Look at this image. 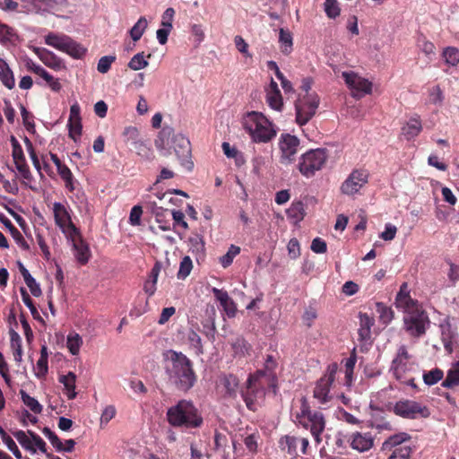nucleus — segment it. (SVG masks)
<instances>
[{
  "label": "nucleus",
  "instance_id": "15",
  "mask_svg": "<svg viewBox=\"0 0 459 459\" xmlns=\"http://www.w3.org/2000/svg\"><path fill=\"white\" fill-rule=\"evenodd\" d=\"M73 244L74 249V256L81 264H86L91 257V250L89 245L83 240L80 230L76 235L66 237Z\"/></svg>",
  "mask_w": 459,
  "mask_h": 459
},
{
  "label": "nucleus",
  "instance_id": "35",
  "mask_svg": "<svg viewBox=\"0 0 459 459\" xmlns=\"http://www.w3.org/2000/svg\"><path fill=\"white\" fill-rule=\"evenodd\" d=\"M376 311L378 314L379 321L383 325H388L394 318V311L383 302L376 303Z\"/></svg>",
  "mask_w": 459,
  "mask_h": 459
},
{
  "label": "nucleus",
  "instance_id": "40",
  "mask_svg": "<svg viewBox=\"0 0 459 459\" xmlns=\"http://www.w3.org/2000/svg\"><path fill=\"white\" fill-rule=\"evenodd\" d=\"M148 22L145 17H140L137 22L129 30L130 36L134 41H138L147 28Z\"/></svg>",
  "mask_w": 459,
  "mask_h": 459
},
{
  "label": "nucleus",
  "instance_id": "1",
  "mask_svg": "<svg viewBox=\"0 0 459 459\" xmlns=\"http://www.w3.org/2000/svg\"><path fill=\"white\" fill-rule=\"evenodd\" d=\"M162 356L169 384L184 393L193 388L197 382V375L192 360L183 352L174 350L165 351Z\"/></svg>",
  "mask_w": 459,
  "mask_h": 459
},
{
  "label": "nucleus",
  "instance_id": "16",
  "mask_svg": "<svg viewBox=\"0 0 459 459\" xmlns=\"http://www.w3.org/2000/svg\"><path fill=\"white\" fill-rule=\"evenodd\" d=\"M301 426L306 429L310 430V433L314 437L316 442H321L320 436L325 428V420L323 413L320 411H314Z\"/></svg>",
  "mask_w": 459,
  "mask_h": 459
},
{
  "label": "nucleus",
  "instance_id": "9",
  "mask_svg": "<svg viewBox=\"0 0 459 459\" xmlns=\"http://www.w3.org/2000/svg\"><path fill=\"white\" fill-rule=\"evenodd\" d=\"M327 159L328 155L326 150H309L301 155L298 169L301 175L308 178L313 177L316 171L323 169Z\"/></svg>",
  "mask_w": 459,
  "mask_h": 459
},
{
  "label": "nucleus",
  "instance_id": "43",
  "mask_svg": "<svg viewBox=\"0 0 459 459\" xmlns=\"http://www.w3.org/2000/svg\"><path fill=\"white\" fill-rule=\"evenodd\" d=\"M277 367V362L273 355H267L265 359V370H263L265 374V380L272 383L274 385L276 382L275 376L273 374L274 369Z\"/></svg>",
  "mask_w": 459,
  "mask_h": 459
},
{
  "label": "nucleus",
  "instance_id": "6",
  "mask_svg": "<svg viewBox=\"0 0 459 459\" xmlns=\"http://www.w3.org/2000/svg\"><path fill=\"white\" fill-rule=\"evenodd\" d=\"M266 374L263 370H257L250 374L240 389V395L249 411H256L261 406L265 396V386L272 383L265 380Z\"/></svg>",
  "mask_w": 459,
  "mask_h": 459
},
{
  "label": "nucleus",
  "instance_id": "3",
  "mask_svg": "<svg viewBox=\"0 0 459 459\" xmlns=\"http://www.w3.org/2000/svg\"><path fill=\"white\" fill-rule=\"evenodd\" d=\"M155 145L159 150L172 148L181 166L191 171L194 162L191 160V144L189 140L182 134H173L171 127H164L155 140Z\"/></svg>",
  "mask_w": 459,
  "mask_h": 459
},
{
  "label": "nucleus",
  "instance_id": "31",
  "mask_svg": "<svg viewBox=\"0 0 459 459\" xmlns=\"http://www.w3.org/2000/svg\"><path fill=\"white\" fill-rule=\"evenodd\" d=\"M11 348L13 350V354L14 360L17 362L22 361V339L19 333L11 327L9 330Z\"/></svg>",
  "mask_w": 459,
  "mask_h": 459
},
{
  "label": "nucleus",
  "instance_id": "55",
  "mask_svg": "<svg viewBox=\"0 0 459 459\" xmlns=\"http://www.w3.org/2000/svg\"><path fill=\"white\" fill-rule=\"evenodd\" d=\"M324 10L330 19H335L341 13L337 0H325Z\"/></svg>",
  "mask_w": 459,
  "mask_h": 459
},
{
  "label": "nucleus",
  "instance_id": "37",
  "mask_svg": "<svg viewBox=\"0 0 459 459\" xmlns=\"http://www.w3.org/2000/svg\"><path fill=\"white\" fill-rule=\"evenodd\" d=\"M20 395L22 403L30 408L35 414L42 412V405L34 397L29 395L24 390H20Z\"/></svg>",
  "mask_w": 459,
  "mask_h": 459
},
{
  "label": "nucleus",
  "instance_id": "36",
  "mask_svg": "<svg viewBox=\"0 0 459 459\" xmlns=\"http://www.w3.org/2000/svg\"><path fill=\"white\" fill-rule=\"evenodd\" d=\"M299 403V411L296 412L295 418L296 421L302 425V423L305 422V420H307V419L309 418V416L313 414L314 411H311L309 403L306 397H301Z\"/></svg>",
  "mask_w": 459,
  "mask_h": 459
},
{
  "label": "nucleus",
  "instance_id": "29",
  "mask_svg": "<svg viewBox=\"0 0 459 459\" xmlns=\"http://www.w3.org/2000/svg\"><path fill=\"white\" fill-rule=\"evenodd\" d=\"M59 382L65 386L66 396L69 400H73L76 397L75 392V382L76 376L74 372H68L66 375L59 377Z\"/></svg>",
  "mask_w": 459,
  "mask_h": 459
},
{
  "label": "nucleus",
  "instance_id": "14",
  "mask_svg": "<svg viewBox=\"0 0 459 459\" xmlns=\"http://www.w3.org/2000/svg\"><path fill=\"white\" fill-rule=\"evenodd\" d=\"M366 169H354L341 186V192L347 195L357 194L368 181Z\"/></svg>",
  "mask_w": 459,
  "mask_h": 459
},
{
  "label": "nucleus",
  "instance_id": "39",
  "mask_svg": "<svg viewBox=\"0 0 459 459\" xmlns=\"http://www.w3.org/2000/svg\"><path fill=\"white\" fill-rule=\"evenodd\" d=\"M442 385L446 388L459 385V362L448 370L446 379L442 382Z\"/></svg>",
  "mask_w": 459,
  "mask_h": 459
},
{
  "label": "nucleus",
  "instance_id": "13",
  "mask_svg": "<svg viewBox=\"0 0 459 459\" xmlns=\"http://www.w3.org/2000/svg\"><path fill=\"white\" fill-rule=\"evenodd\" d=\"M53 212L56 225L66 237L77 234L79 229L73 223L71 215L63 204L54 203Z\"/></svg>",
  "mask_w": 459,
  "mask_h": 459
},
{
  "label": "nucleus",
  "instance_id": "17",
  "mask_svg": "<svg viewBox=\"0 0 459 459\" xmlns=\"http://www.w3.org/2000/svg\"><path fill=\"white\" fill-rule=\"evenodd\" d=\"M441 328V340L447 354H452L454 351L459 346L458 333L451 325L446 322L440 325Z\"/></svg>",
  "mask_w": 459,
  "mask_h": 459
},
{
  "label": "nucleus",
  "instance_id": "62",
  "mask_svg": "<svg viewBox=\"0 0 459 459\" xmlns=\"http://www.w3.org/2000/svg\"><path fill=\"white\" fill-rule=\"evenodd\" d=\"M69 129V136L76 141L77 137L82 134V121L81 120H68L67 124Z\"/></svg>",
  "mask_w": 459,
  "mask_h": 459
},
{
  "label": "nucleus",
  "instance_id": "32",
  "mask_svg": "<svg viewBox=\"0 0 459 459\" xmlns=\"http://www.w3.org/2000/svg\"><path fill=\"white\" fill-rule=\"evenodd\" d=\"M298 438L294 436L285 435L279 440V446L282 451H286L290 455L296 456Z\"/></svg>",
  "mask_w": 459,
  "mask_h": 459
},
{
  "label": "nucleus",
  "instance_id": "49",
  "mask_svg": "<svg viewBox=\"0 0 459 459\" xmlns=\"http://www.w3.org/2000/svg\"><path fill=\"white\" fill-rule=\"evenodd\" d=\"M193 269V262L188 255H186L182 258L179 269L177 273L178 279L185 280L191 273Z\"/></svg>",
  "mask_w": 459,
  "mask_h": 459
},
{
  "label": "nucleus",
  "instance_id": "63",
  "mask_svg": "<svg viewBox=\"0 0 459 459\" xmlns=\"http://www.w3.org/2000/svg\"><path fill=\"white\" fill-rule=\"evenodd\" d=\"M39 76L46 81L53 91L57 92L61 90L62 86L58 79H55L47 70H44Z\"/></svg>",
  "mask_w": 459,
  "mask_h": 459
},
{
  "label": "nucleus",
  "instance_id": "57",
  "mask_svg": "<svg viewBox=\"0 0 459 459\" xmlns=\"http://www.w3.org/2000/svg\"><path fill=\"white\" fill-rule=\"evenodd\" d=\"M20 292H21L23 303L30 309L33 318L37 319V320L40 319L39 313L37 307H35V305L33 303V300L31 299V298L30 297L29 293L27 292L26 289L22 287L20 289Z\"/></svg>",
  "mask_w": 459,
  "mask_h": 459
},
{
  "label": "nucleus",
  "instance_id": "47",
  "mask_svg": "<svg viewBox=\"0 0 459 459\" xmlns=\"http://www.w3.org/2000/svg\"><path fill=\"white\" fill-rule=\"evenodd\" d=\"M186 338H187L190 347H192L195 350V353L197 355L204 353L202 339H201L200 335L195 331L190 330L187 333Z\"/></svg>",
  "mask_w": 459,
  "mask_h": 459
},
{
  "label": "nucleus",
  "instance_id": "41",
  "mask_svg": "<svg viewBox=\"0 0 459 459\" xmlns=\"http://www.w3.org/2000/svg\"><path fill=\"white\" fill-rule=\"evenodd\" d=\"M56 169L60 178L64 180L65 187L70 192H73L74 190V176L70 169L65 164H63Z\"/></svg>",
  "mask_w": 459,
  "mask_h": 459
},
{
  "label": "nucleus",
  "instance_id": "58",
  "mask_svg": "<svg viewBox=\"0 0 459 459\" xmlns=\"http://www.w3.org/2000/svg\"><path fill=\"white\" fill-rule=\"evenodd\" d=\"M148 61L144 59L143 52L134 55L128 63V67L134 71H138L145 68L148 65Z\"/></svg>",
  "mask_w": 459,
  "mask_h": 459
},
{
  "label": "nucleus",
  "instance_id": "52",
  "mask_svg": "<svg viewBox=\"0 0 459 459\" xmlns=\"http://www.w3.org/2000/svg\"><path fill=\"white\" fill-rule=\"evenodd\" d=\"M17 39L18 36L12 27L0 22V42H13Z\"/></svg>",
  "mask_w": 459,
  "mask_h": 459
},
{
  "label": "nucleus",
  "instance_id": "54",
  "mask_svg": "<svg viewBox=\"0 0 459 459\" xmlns=\"http://www.w3.org/2000/svg\"><path fill=\"white\" fill-rule=\"evenodd\" d=\"M444 377V373L439 368H434L423 374V381L428 385H433L440 381Z\"/></svg>",
  "mask_w": 459,
  "mask_h": 459
},
{
  "label": "nucleus",
  "instance_id": "60",
  "mask_svg": "<svg viewBox=\"0 0 459 459\" xmlns=\"http://www.w3.org/2000/svg\"><path fill=\"white\" fill-rule=\"evenodd\" d=\"M411 448L409 446H403L393 450L388 459H410Z\"/></svg>",
  "mask_w": 459,
  "mask_h": 459
},
{
  "label": "nucleus",
  "instance_id": "24",
  "mask_svg": "<svg viewBox=\"0 0 459 459\" xmlns=\"http://www.w3.org/2000/svg\"><path fill=\"white\" fill-rule=\"evenodd\" d=\"M359 328L358 330L359 339L360 341H368L371 336V327L374 325V318L367 313H359Z\"/></svg>",
  "mask_w": 459,
  "mask_h": 459
},
{
  "label": "nucleus",
  "instance_id": "33",
  "mask_svg": "<svg viewBox=\"0 0 459 459\" xmlns=\"http://www.w3.org/2000/svg\"><path fill=\"white\" fill-rule=\"evenodd\" d=\"M422 129L421 122L419 118H411L402 128L403 134L410 140L417 136Z\"/></svg>",
  "mask_w": 459,
  "mask_h": 459
},
{
  "label": "nucleus",
  "instance_id": "7",
  "mask_svg": "<svg viewBox=\"0 0 459 459\" xmlns=\"http://www.w3.org/2000/svg\"><path fill=\"white\" fill-rule=\"evenodd\" d=\"M44 41L47 45L66 53L75 59L82 58L87 52L82 45L65 34L50 32L45 36Z\"/></svg>",
  "mask_w": 459,
  "mask_h": 459
},
{
  "label": "nucleus",
  "instance_id": "5",
  "mask_svg": "<svg viewBox=\"0 0 459 459\" xmlns=\"http://www.w3.org/2000/svg\"><path fill=\"white\" fill-rule=\"evenodd\" d=\"M242 126L255 143H268L276 136L273 123L261 112L247 113L243 117Z\"/></svg>",
  "mask_w": 459,
  "mask_h": 459
},
{
  "label": "nucleus",
  "instance_id": "42",
  "mask_svg": "<svg viewBox=\"0 0 459 459\" xmlns=\"http://www.w3.org/2000/svg\"><path fill=\"white\" fill-rule=\"evenodd\" d=\"M0 437L2 441L5 444L7 448L13 454L17 459L22 458V453L19 450L14 440L5 432V430L0 427Z\"/></svg>",
  "mask_w": 459,
  "mask_h": 459
},
{
  "label": "nucleus",
  "instance_id": "50",
  "mask_svg": "<svg viewBox=\"0 0 459 459\" xmlns=\"http://www.w3.org/2000/svg\"><path fill=\"white\" fill-rule=\"evenodd\" d=\"M240 253V247L235 245H231L229 247L228 252L220 258V263L223 268L229 267L233 259Z\"/></svg>",
  "mask_w": 459,
  "mask_h": 459
},
{
  "label": "nucleus",
  "instance_id": "19",
  "mask_svg": "<svg viewBox=\"0 0 459 459\" xmlns=\"http://www.w3.org/2000/svg\"><path fill=\"white\" fill-rule=\"evenodd\" d=\"M345 83L351 89L368 94L372 90V83L353 72H343L342 74Z\"/></svg>",
  "mask_w": 459,
  "mask_h": 459
},
{
  "label": "nucleus",
  "instance_id": "12",
  "mask_svg": "<svg viewBox=\"0 0 459 459\" xmlns=\"http://www.w3.org/2000/svg\"><path fill=\"white\" fill-rule=\"evenodd\" d=\"M278 144L281 152L280 162L285 166L292 164L299 148V139L290 134H281Z\"/></svg>",
  "mask_w": 459,
  "mask_h": 459
},
{
  "label": "nucleus",
  "instance_id": "11",
  "mask_svg": "<svg viewBox=\"0 0 459 459\" xmlns=\"http://www.w3.org/2000/svg\"><path fill=\"white\" fill-rule=\"evenodd\" d=\"M395 415L409 420L427 419L430 416L428 406L410 399L397 401L393 409Z\"/></svg>",
  "mask_w": 459,
  "mask_h": 459
},
{
  "label": "nucleus",
  "instance_id": "22",
  "mask_svg": "<svg viewBox=\"0 0 459 459\" xmlns=\"http://www.w3.org/2000/svg\"><path fill=\"white\" fill-rule=\"evenodd\" d=\"M212 293L220 302L226 315L229 317H234L237 312V307L234 300L229 296L228 292L223 290L213 288Z\"/></svg>",
  "mask_w": 459,
  "mask_h": 459
},
{
  "label": "nucleus",
  "instance_id": "23",
  "mask_svg": "<svg viewBox=\"0 0 459 459\" xmlns=\"http://www.w3.org/2000/svg\"><path fill=\"white\" fill-rule=\"evenodd\" d=\"M35 53L41 62L48 67L54 70H60L64 67L63 61L52 51L47 48H35Z\"/></svg>",
  "mask_w": 459,
  "mask_h": 459
},
{
  "label": "nucleus",
  "instance_id": "53",
  "mask_svg": "<svg viewBox=\"0 0 459 459\" xmlns=\"http://www.w3.org/2000/svg\"><path fill=\"white\" fill-rule=\"evenodd\" d=\"M20 109L24 127L28 132L33 133L35 131L33 115L30 112H29L22 104L20 105Z\"/></svg>",
  "mask_w": 459,
  "mask_h": 459
},
{
  "label": "nucleus",
  "instance_id": "10",
  "mask_svg": "<svg viewBox=\"0 0 459 459\" xmlns=\"http://www.w3.org/2000/svg\"><path fill=\"white\" fill-rule=\"evenodd\" d=\"M320 98L316 92L299 95L295 101L296 122L302 126L307 124L316 115L319 107Z\"/></svg>",
  "mask_w": 459,
  "mask_h": 459
},
{
  "label": "nucleus",
  "instance_id": "61",
  "mask_svg": "<svg viewBox=\"0 0 459 459\" xmlns=\"http://www.w3.org/2000/svg\"><path fill=\"white\" fill-rule=\"evenodd\" d=\"M116 61L115 56H104L98 62L97 70L100 74H106L109 71L112 63Z\"/></svg>",
  "mask_w": 459,
  "mask_h": 459
},
{
  "label": "nucleus",
  "instance_id": "18",
  "mask_svg": "<svg viewBox=\"0 0 459 459\" xmlns=\"http://www.w3.org/2000/svg\"><path fill=\"white\" fill-rule=\"evenodd\" d=\"M413 365L411 363L391 364L393 376L399 382L416 388L414 377L411 375Z\"/></svg>",
  "mask_w": 459,
  "mask_h": 459
},
{
  "label": "nucleus",
  "instance_id": "4",
  "mask_svg": "<svg viewBox=\"0 0 459 459\" xmlns=\"http://www.w3.org/2000/svg\"><path fill=\"white\" fill-rule=\"evenodd\" d=\"M168 422L175 428L195 429L203 425L204 420L193 402L182 399L168 409Z\"/></svg>",
  "mask_w": 459,
  "mask_h": 459
},
{
  "label": "nucleus",
  "instance_id": "30",
  "mask_svg": "<svg viewBox=\"0 0 459 459\" xmlns=\"http://www.w3.org/2000/svg\"><path fill=\"white\" fill-rule=\"evenodd\" d=\"M269 4L268 15L273 20H279L286 13L288 0H270Z\"/></svg>",
  "mask_w": 459,
  "mask_h": 459
},
{
  "label": "nucleus",
  "instance_id": "46",
  "mask_svg": "<svg viewBox=\"0 0 459 459\" xmlns=\"http://www.w3.org/2000/svg\"><path fill=\"white\" fill-rule=\"evenodd\" d=\"M10 142L12 144V156L15 163H22L23 161H26L23 150L22 148V145L18 142V140L15 138V136L12 135L10 138Z\"/></svg>",
  "mask_w": 459,
  "mask_h": 459
},
{
  "label": "nucleus",
  "instance_id": "26",
  "mask_svg": "<svg viewBox=\"0 0 459 459\" xmlns=\"http://www.w3.org/2000/svg\"><path fill=\"white\" fill-rule=\"evenodd\" d=\"M411 437L405 432H400L398 434H394L389 437L383 444H382V451L392 450L393 448H396L402 446L401 445L406 441L411 440Z\"/></svg>",
  "mask_w": 459,
  "mask_h": 459
},
{
  "label": "nucleus",
  "instance_id": "34",
  "mask_svg": "<svg viewBox=\"0 0 459 459\" xmlns=\"http://www.w3.org/2000/svg\"><path fill=\"white\" fill-rule=\"evenodd\" d=\"M288 218L292 219L295 222H299L304 219L305 209L304 204L301 201L293 202L289 209L286 211Z\"/></svg>",
  "mask_w": 459,
  "mask_h": 459
},
{
  "label": "nucleus",
  "instance_id": "28",
  "mask_svg": "<svg viewBox=\"0 0 459 459\" xmlns=\"http://www.w3.org/2000/svg\"><path fill=\"white\" fill-rule=\"evenodd\" d=\"M0 81L9 90L15 86V79L8 64L0 57Z\"/></svg>",
  "mask_w": 459,
  "mask_h": 459
},
{
  "label": "nucleus",
  "instance_id": "51",
  "mask_svg": "<svg viewBox=\"0 0 459 459\" xmlns=\"http://www.w3.org/2000/svg\"><path fill=\"white\" fill-rule=\"evenodd\" d=\"M13 434L24 449L31 451L32 453L36 452V449L33 446L32 439L27 436L26 432L23 430H17Z\"/></svg>",
  "mask_w": 459,
  "mask_h": 459
},
{
  "label": "nucleus",
  "instance_id": "45",
  "mask_svg": "<svg viewBox=\"0 0 459 459\" xmlns=\"http://www.w3.org/2000/svg\"><path fill=\"white\" fill-rule=\"evenodd\" d=\"M131 146L137 155L147 160L151 159L152 155V149L143 140L139 138L136 142H134Z\"/></svg>",
  "mask_w": 459,
  "mask_h": 459
},
{
  "label": "nucleus",
  "instance_id": "2",
  "mask_svg": "<svg viewBox=\"0 0 459 459\" xmlns=\"http://www.w3.org/2000/svg\"><path fill=\"white\" fill-rule=\"evenodd\" d=\"M395 305L404 310L403 323L406 332L412 337L425 334L429 325L428 314L421 308L417 300L411 299L407 282H403L396 295Z\"/></svg>",
  "mask_w": 459,
  "mask_h": 459
},
{
  "label": "nucleus",
  "instance_id": "64",
  "mask_svg": "<svg viewBox=\"0 0 459 459\" xmlns=\"http://www.w3.org/2000/svg\"><path fill=\"white\" fill-rule=\"evenodd\" d=\"M411 359V355L409 354L407 348L405 345H401L396 352L394 359L392 363L394 364H401V363H409V359Z\"/></svg>",
  "mask_w": 459,
  "mask_h": 459
},
{
  "label": "nucleus",
  "instance_id": "59",
  "mask_svg": "<svg viewBox=\"0 0 459 459\" xmlns=\"http://www.w3.org/2000/svg\"><path fill=\"white\" fill-rule=\"evenodd\" d=\"M124 141L126 144L132 145L136 142L139 137V131L135 126H127L124 129L123 134Z\"/></svg>",
  "mask_w": 459,
  "mask_h": 459
},
{
  "label": "nucleus",
  "instance_id": "20",
  "mask_svg": "<svg viewBox=\"0 0 459 459\" xmlns=\"http://www.w3.org/2000/svg\"><path fill=\"white\" fill-rule=\"evenodd\" d=\"M348 441L351 446L359 452L368 451L374 446V438L370 433H352Z\"/></svg>",
  "mask_w": 459,
  "mask_h": 459
},
{
  "label": "nucleus",
  "instance_id": "48",
  "mask_svg": "<svg viewBox=\"0 0 459 459\" xmlns=\"http://www.w3.org/2000/svg\"><path fill=\"white\" fill-rule=\"evenodd\" d=\"M442 56L446 64L455 66L459 63V49L454 47H447L443 50Z\"/></svg>",
  "mask_w": 459,
  "mask_h": 459
},
{
  "label": "nucleus",
  "instance_id": "8",
  "mask_svg": "<svg viewBox=\"0 0 459 459\" xmlns=\"http://www.w3.org/2000/svg\"><path fill=\"white\" fill-rule=\"evenodd\" d=\"M337 371L338 364L333 362L327 366L324 375L316 382L313 397L320 406L328 405L333 398L331 394V387L335 381Z\"/></svg>",
  "mask_w": 459,
  "mask_h": 459
},
{
  "label": "nucleus",
  "instance_id": "56",
  "mask_svg": "<svg viewBox=\"0 0 459 459\" xmlns=\"http://www.w3.org/2000/svg\"><path fill=\"white\" fill-rule=\"evenodd\" d=\"M266 102L268 105L275 110H281L283 107V100L281 94V91L279 92H266Z\"/></svg>",
  "mask_w": 459,
  "mask_h": 459
},
{
  "label": "nucleus",
  "instance_id": "44",
  "mask_svg": "<svg viewBox=\"0 0 459 459\" xmlns=\"http://www.w3.org/2000/svg\"><path fill=\"white\" fill-rule=\"evenodd\" d=\"M82 344V339L77 333H69L67 336L66 346L73 355H77Z\"/></svg>",
  "mask_w": 459,
  "mask_h": 459
},
{
  "label": "nucleus",
  "instance_id": "21",
  "mask_svg": "<svg viewBox=\"0 0 459 459\" xmlns=\"http://www.w3.org/2000/svg\"><path fill=\"white\" fill-rule=\"evenodd\" d=\"M220 385L223 388L226 398L235 399L239 389V379L233 374H222L219 377Z\"/></svg>",
  "mask_w": 459,
  "mask_h": 459
},
{
  "label": "nucleus",
  "instance_id": "25",
  "mask_svg": "<svg viewBox=\"0 0 459 459\" xmlns=\"http://www.w3.org/2000/svg\"><path fill=\"white\" fill-rule=\"evenodd\" d=\"M0 221L9 230L13 238L20 246V247L26 251L29 250V244L23 238L22 234L19 231V230L12 223V221L4 214H0Z\"/></svg>",
  "mask_w": 459,
  "mask_h": 459
},
{
  "label": "nucleus",
  "instance_id": "27",
  "mask_svg": "<svg viewBox=\"0 0 459 459\" xmlns=\"http://www.w3.org/2000/svg\"><path fill=\"white\" fill-rule=\"evenodd\" d=\"M279 43L281 52L286 56L293 50V37L289 30L281 28L279 30Z\"/></svg>",
  "mask_w": 459,
  "mask_h": 459
},
{
  "label": "nucleus",
  "instance_id": "38",
  "mask_svg": "<svg viewBox=\"0 0 459 459\" xmlns=\"http://www.w3.org/2000/svg\"><path fill=\"white\" fill-rule=\"evenodd\" d=\"M190 251L196 255V260L203 259L205 255L204 242L196 236L189 239Z\"/></svg>",
  "mask_w": 459,
  "mask_h": 459
}]
</instances>
